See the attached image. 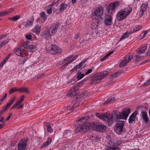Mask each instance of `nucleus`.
<instances>
[{
  "instance_id": "nucleus-24",
  "label": "nucleus",
  "mask_w": 150,
  "mask_h": 150,
  "mask_svg": "<svg viewBox=\"0 0 150 150\" xmlns=\"http://www.w3.org/2000/svg\"><path fill=\"white\" fill-rule=\"evenodd\" d=\"M26 146V142H23L18 144V148L20 150H23L25 148Z\"/></svg>"
},
{
  "instance_id": "nucleus-54",
  "label": "nucleus",
  "mask_w": 150,
  "mask_h": 150,
  "mask_svg": "<svg viewBox=\"0 0 150 150\" xmlns=\"http://www.w3.org/2000/svg\"><path fill=\"white\" fill-rule=\"evenodd\" d=\"M77 69L78 68L76 67V66L73 69H72L71 70H70V72L71 73H72L74 71H76Z\"/></svg>"
},
{
  "instance_id": "nucleus-40",
  "label": "nucleus",
  "mask_w": 150,
  "mask_h": 150,
  "mask_svg": "<svg viewBox=\"0 0 150 150\" xmlns=\"http://www.w3.org/2000/svg\"><path fill=\"white\" fill-rule=\"evenodd\" d=\"M79 86L76 84L72 88L73 89L74 91L76 92V91L79 89Z\"/></svg>"
},
{
  "instance_id": "nucleus-3",
  "label": "nucleus",
  "mask_w": 150,
  "mask_h": 150,
  "mask_svg": "<svg viewBox=\"0 0 150 150\" xmlns=\"http://www.w3.org/2000/svg\"><path fill=\"white\" fill-rule=\"evenodd\" d=\"M132 10V8L127 7L119 11L117 15V19L120 21L124 19L130 14Z\"/></svg>"
},
{
  "instance_id": "nucleus-34",
  "label": "nucleus",
  "mask_w": 150,
  "mask_h": 150,
  "mask_svg": "<svg viewBox=\"0 0 150 150\" xmlns=\"http://www.w3.org/2000/svg\"><path fill=\"white\" fill-rule=\"evenodd\" d=\"M46 126L47 127L48 132L50 133L52 132L53 131L49 123H47V125H46Z\"/></svg>"
},
{
  "instance_id": "nucleus-36",
  "label": "nucleus",
  "mask_w": 150,
  "mask_h": 150,
  "mask_svg": "<svg viewBox=\"0 0 150 150\" xmlns=\"http://www.w3.org/2000/svg\"><path fill=\"white\" fill-rule=\"evenodd\" d=\"M11 105V103L10 102H9L6 105H5L3 108V109L4 110V111H6Z\"/></svg>"
},
{
  "instance_id": "nucleus-64",
  "label": "nucleus",
  "mask_w": 150,
  "mask_h": 150,
  "mask_svg": "<svg viewBox=\"0 0 150 150\" xmlns=\"http://www.w3.org/2000/svg\"><path fill=\"white\" fill-rule=\"evenodd\" d=\"M147 56L150 55V49H149L146 53Z\"/></svg>"
},
{
  "instance_id": "nucleus-52",
  "label": "nucleus",
  "mask_w": 150,
  "mask_h": 150,
  "mask_svg": "<svg viewBox=\"0 0 150 150\" xmlns=\"http://www.w3.org/2000/svg\"><path fill=\"white\" fill-rule=\"evenodd\" d=\"M20 104V103L18 101L16 103H15L13 106L12 107V108H14L16 107L18 105H19Z\"/></svg>"
},
{
  "instance_id": "nucleus-61",
  "label": "nucleus",
  "mask_w": 150,
  "mask_h": 150,
  "mask_svg": "<svg viewBox=\"0 0 150 150\" xmlns=\"http://www.w3.org/2000/svg\"><path fill=\"white\" fill-rule=\"evenodd\" d=\"M45 75V74H44L43 73H42V74H40L39 75H38V76L37 77V78L38 79V78H40L41 77H42L43 76H44Z\"/></svg>"
},
{
  "instance_id": "nucleus-30",
  "label": "nucleus",
  "mask_w": 150,
  "mask_h": 150,
  "mask_svg": "<svg viewBox=\"0 0 150 150\" xmlns=\"http://www.w3.org/2000/svg\"><path fill=\"white\" fill-rule=\"evenodd\" d=\"M17 91L21 93L25 92V93H29V92L28 91V89L24 87L20 88Z\"/></svg>"
},
{
  "instance_id": "nucleus-14",
  "label": "nucleus",
  "mask_w": 150,
  "mask_h": 150,
  "mask_svg": "<svg viewBox=\"0 0 150 150\" xmlns=\"http://www.w3.org/2000/svg\"><path fill=\"white\" fill-rule=\"evenodd\" d=\"M138 114V112L135 110L133 113L129 116V124L132 123L133 121L135 122V120L136 119V116Z\"/></svg>"
},
{
  "instance_id": "nucleus-55",
  "label": "nucleus",
  "mask_w": 150,
  "mask_h": 150,
  "mask_svg": "<svg viewBox=\"0 0 150 150\" xmlns=\"http://www.w3.org/2000/svg\"><path fill=\"white\" fill-rule=\"evenodd\" d=\"M45 16V13L44 12H42L40 14V16L42 17H44Z\"/></svg>"
},
{
  "instance_id": "nucleus-62",
  "label": "nucleus",
  "mask_w": 150,
  "mask_h": 150,
  "mask_svg": "<svg viewBox=\"0 0 150 150\" xmlns=\"http://www.w3.org/2000/svg\"><path fill=\"white\" fill-rule=\"evenodd\" d=\"M83 82L82 81H81L80 82H79V83H77V85H78V86H79V87H81L82 85L83 84Z\"/></svg>"
},
{
  "instance_id": "nucleus-26",
  "label": "nucleus",
  "mask_w": 150,
  "mask_h": 150,
  "mask_svg": "<svg viewBox=\"0 0 150 150\" xmlns=\"http://www.w3.org/2000/svg\"><path fill=\"white\" fill-rule=\"evenodd\" d=\"M52 139L51 138L48 137L47 139V141L44 142L42 145V147H45L47 146L51 143Z\"/></svg>"
},
{
  "instance_id": "nucleus-33",
  "label": "nucleus",
  "mask_w": 150,
  "mask_h": 150,
  "mask_svg": "<svg viewBox=\"0 0 150 150\" xmlns=\"http://www.w3.org/2000/svg\"><path fill=\"white\" fill-rule=\"evenodd\" d=\"M87 59H85L84 60L82 61L78 65L76 66V67L78 69L80 68L81 66L86 62Z\"/></svg>"
},
{
  "instance_id": "nucleus-11",
  "label": "nucleus",
  "mask_w": 150,
  "mask_h": 150,
  "mask_svg": "<svg viewBox=\"0 0 150 150\" xmlns=\"http://www.w3.org/2000/svg\"><path fill=\"white\" fill-rule=\"evenodd\" d=\"M52 35V34L51 33L50 29H46L42 32V36L45 38H51V36Z\"/></svg>"
},
{
  "instance_id": "nucleus-19",
  "label": "nucleus",
  "mask_w": 150,
  "mask_h": 150,
  "mask_svg": "<svg viewBox=\"0 0 150 150\" xmlns=\"http://www.w3.org/2000/svg\"><path fill=\"white\" fill-rule=\"evenodd\" d=\"M41 27L38 25H36L33 29V31L37 35H38L40 31Z\"/></svg>"
},
{
  "instance_id": "nucleus-41",
  "label": "nucleus",
  "mask_w": 150,
  "mask_h": 150,
  "mask_svg": "<svg viewBox=\"0 0 150 150\" xmlns=\"http://www.w3.org/2000/svg\"><path fill=\"white\" fill-rule=\"evenodd\" d=\"M150 84V79L143 84L144 86H147Z\"/></svg>"
},
{
  "instance_id": "nucleus-5",
  "label": "nucleus",
  "mask_w": 150,
  "mask_h": 150,
  "mask_svg": "<svg viewBox=\"0 0 150 150\" xmlns=\"http://www.w3.org/2000/svg\"><path fill=\"white\" fill-rule=\"evenodd\" d=\"M103 13V8L101 6L99 7L94 11L92 16L93 19L99 20L100 21V20L102 19V16Z\"/></svg>"
},
{
  "instance_id": "nucleus-50",
  "label": "nucleus",
  "mask_w": 150,
  "mask_h": 150,
  "mask_svg": "<svg viewBox=\"0 0 150 150\" xmlns=\"http://www.w3.org/2000/svg\"><path fill=\"white\" fill-rule=\"evenodd\" d=\"M142 28V26H138L137 27H136V30H135V29L134 30L133 32H135L137 31H138L141 29Z\"/></svg>"
},
{
  "instance_id": "nucleus-45",
  "label": "nucleus",
  "mask_w": 150,
  "mask_h": 150,
  "mask_svg": "<svg viewBox=\"0 0 150 150\" xmlns=\"http://www.w3.org/2000/svg\"><path fill=\"white\" fill-rule=\"evenodd\" d=\"M75 35H76V36H75L74 35H72V36L75 39H77L79 37V34L78 33H75Z\"/></svg>"
},
{
  "instance_id": "nucleus-53",
  "label": "nucleus",
  "mask_w": 150,
  "mask_h": 150,
  "mask_svg": "<svg viewBox=\"0 0 150 150\" xmlns=\"http://www.w3.org/2000/svg\"><path fill=\"white\" fill-rule=\"evenodd\" d=\"M92 70L91 69H89L86 72V75H88L92 72Z\"/></svg>"
},
{
  "instance_id": "nucleus-23",
  "label": "nucleus",
  "mask_w": 150,
  "mask_h": 150,
  "mask_svg": "<svg viewBox=\"0 0 150 150\" xmlns=\"http://www.w3.org/2000/svg\"><path fill=\"white\" fill-rule=\"evenodd\" d=\"M132 33L131 32H127L124 33L122 35L120 39L121 40H122L125 38H127Z\"/></svg>"
},
{
  "instance_id": "nucleus-51",
  "label": "nucleus",
  "mask_w": 150,
  "mask_h": 150,
  "mask_svg": "<svg viewBox=\"0 0 150 150\" xmlns=\"http://www.w3.org/2000/svg\"><path fill=\"white\" fill-rule=\"evenodd\" d=\"M25 38L27 39L31 40V35L30 34L27 35L25 36Z\"/></svg>"
},
{
  "instance_id": "nucleus-22",
  "label": "nucleus",
  "mask_w": 150,
  "mask_h": 150,
  "mask_svg": "<svg viewBox=\"0 0 150 150\" xmlns=\"http://www.w3.org/2000/svg\"><path fill=\"white\" fill-rule=\"evenodd\" d=\"M142 114V117L143 119L146 123H147L148 120L149 119L147 117V114L146 112L145 111H142L141 112Z\"/></svg>"
},
{
  "instance_id": "nucleus-8",
  "label": "nucleus",
  "mask_w": 150,
  "mask_h": 150,
  "mask_svg": "<svg viewBox=\"0 0 150 150\" xmlns=\"http://www.w3.org/2000/svg\"><path fill=\"white\" fill-rule=\"evenodd\" d=\"M118 146V145L116 143L109 141L107 146L105 147V149L106 150H120V149Z\"/></svg>"
},
{
  "instance_id": "nucleus-21",
  "label": "nucleus",
  "mask_w": 150,
  "mask_h": 150,
  "mask_svg": "<svg viewBox=\"0 0 150 150\" xmlns=\"http://www.w3.org/2000/svg\"><path fill=\"white\" fill-rule=\"evenodd\" d=\"M115 99L114 97H110L108 98L106 101L105 102L104 104H109L110 103H112L115 102Z\"/></svg>"
},
{
  "instance_id": "nucleus-57",
  "label": "nucleus",
  "mask_w": 150,
  "mask_h": 150,
  "mask_svg": "<svg viewBox=\"0 0 150 150\" xmlns=\"http://www.w3.org/2000/svg\"><path fill=\"white\" fill-rule=\"evenodd\" d=\"M12 116V113H10L9 114L8 116L7 117L6 120L7 121L8 120L10 119V118H11V117Z\"/></svg>"
},
{
  "instance_id": "nucleus-15",
  "label": "nucleus",
  "mask_w": 150,
  "mask_h": 150,
  "mask_svg": "<svg viewBox=\"0 0 150 150\" xmlns=\"http://www.w3.org/2000/svg\"><path fill=\"white\" fill-rule=\"evenodd\" d=\"M67 7V4H66L65 3H62L60 4L59 8L56 9V12L58 13L60 12H62Z\"/></svg>"
},
{
  "instance_id": "nucleus-31",
  "label": "nucleus",
  "mask_w": 150,
  "mask_h": 150,
  "mask_svg": "<svg viewBox=\"0 0 150 150\" xmlns=\"http://www.w3.org/2000/svg\"><path fill=\"white\" fill-rule=\"evenodd\" d=\"M113 51H112L108 53V54L105 55L104 57L100 58V60L101 61H103L106 59L108 58L110 55L113 53Z\"/></svg>"
},
{
  "instance_id": "nucleus-46",
  "label": "nucleus",
  "mask_w": 150,
  "mask_h": 150,
  "mask_svg": "<svg viewBox=\"0 0 150 150\" xmlns=\"http://www.w3.org/2000/svg\"><path fill=\"white\" fill-rule=\"evenodd\" d=\"M126 58V60L128 61V62L130 61L133 58V57L132 55H129L128 57Z\"/></svg>"
},
{
  "instance_id": "nucleus-38",
  "label": "nucleus",
  "mask_w": 150,
  "mask_h": 150,
  "mask_svg": "<svg viewBox=\"0 0 150 150\" xmlns=\"http://www.w3.org/2000/svg\"><path fill=\"white\" fill-rule=\"evenodd\" d=\"M18 90L16 88L13 87L9 91V93L11 94L12 93L17 91Z\"/></svg>"
},
{
  "instance_id": "nucleus-59",
  "label": "nucleus",
  "mask_w": 150,
  "mask_h": 150,
  "mask_svg": "<svg viewBox=\"0 0 150 150\" xmlns=\"http://www.w3.org/2000/svg\"><path fill=\"white\" fill-rule=\"evenodd\" d=\"M16 99L15 97H13L12 98L11 101L10 103H11V104H12V103H13L14 101Z\"/></svg>"
},
{
  "instance_id": "nucleus-20",
  "label": "nucleus",
  "mask_w": 150,
  "mask_h": 150,
  "mask_svg": "<svg viewBox=\"0 0 150 150\" xmlns=\"http://www.w3.org/2000/svg\"><path fill=\"white\" fill-rule=\"evenodd\" d=\"M14 52L18 56H21V54L23 52V50H22L19 48H16L13 50Z\"/></svg>"
},
{
  "instance_id": "nucleus-35",
  "label": "nucleus",
  "mask_w": 150,
  "mask_h": 150,
  "mask_svg": "<svg viewBox=\"0 0 150 150\" xmlns=\"http://www.w3.org/2000/svg\"><path fill=\"white\" fill-rule=\"evenodd\" d=\"M20 18V16H16L10 18V19L11 20L15 21L19 19Z\"/></svg>"
},
{
  "instance_id": "nucleus-28",
  "label": "nucleus",
  "mask_w": 150,
  "mask_h": 150,
  "mask_svg": "<svg viewBox=\"0 0 150 150\" xmlns=\"http://www.w3.org/2000/svg\"><path fill=\"white\" fill-rule=\"evenodd\" d=\"M76 93L74 91L73 89L71 88L68 92L67 94V96L72 97L76 94Z\"/></svg>"
},
{
  "instance_id": "nucleus-63",
  "label": "nucleus",
  "mask_w": 150,
  "mask_h": 150,
  "mask_svg": "<svg viewBox=\"0 0 150 150\" xmlns=\"http://www.w3.org/2000/svg\"><path fill=\"white\" fill-rule=\"evenodd\" d=\"M5 111L2 108L0 112V116Z\"/></svg>"
},
{
  "instance_id": "nucleus-6",
  "label": "nucleus",
  "mask_w": 150,
  "mask_h": 150,
  "mask_svg": "<svg viewBox=\"0 0 150 150\" xmlns=\"http://www.w3.org/2000/svg\"><path fill=\"white\" fill-rule=\"evenodd\" d=\"M90 127L93 130L100 132H103L105 129V127L104 125L98 122L91 123Z\"/></svg>"
},
{
  "instance_id": "nucleus-43",
  "label": "nucleus",
  "mask_w": 150,
  "mask_h": 150,
  "mask_svg": "<svg viewBox=\"0 0 150 150\" xmlns=\"http://www.w3.org/2000/svg\"><path fill=\"white\" fill-rule=\"evenodd\" d=\"M84 76V75L83 74H81L77 76V78L78 80H79L81 79Z\"/></svg>"
},
{
  "instance_id": "nucleus-9",
  "label": "nucleus",
  "mask_w": 150,
  "mask_h": 150,
  "mask_svg": "<svg viewBox=\"0 0 150 150\" xmlns=\"http://www.w3.org/2000/svg\"><path fill=\"white\" fill-rule=\"evenodd\" d=\"M49 52L52 54H56L61 53L62 50L59 47L55 45H52L51 49L49 50Z\"/></svg>"
},
{
  "instance_id": "nucleus-1",
  "label": "nucleus",
  "mask_w": 150,
  "mask_h": 150,
  "mask_svg": "<svg viewBox=\"0 0 150 150\" xmlns=\"http://www.w3.org/2000/svg\"><path fill=\"white\" fill-rule=\"evenodd\" d=\"M130 112V109L129 108L124 109L122 112L120 113L119 111L115 110L110 115L108 113L101 114L97 113L96 114V117L100 119L107 122L109 126H111L113 123V119L117 122L114 127V129L115 132L118 134H121L122 132L124 129L125 121H120L118 122L119 119L126 120Z\"/></svg>"
},
{
  "instance_id": "nucleus-49",
  "label": "nucleus",
  "mask_w": 150,
  "mask_h": 150,
  "mask_svg": "<svg viewBox=\"0 0 150 150\" xmlns=\"http://www.w3.org/2000/svg\"><path fill=\"white\" fill-rule=\"evenodd\" d=\"M142 57L140 55H136L134 57V59L136 60L137 59H141Z\"/></svg>"
},
{
  "instance_id": "nucleus-10",
  "label": "nucleus",
  "mask_w": 150,
  "mask_h": 150,
  "mask_svg": "<svg viewBox=\"0 0 150 150\" xmlns=\"http://www.w3.org/2000/svg\"><path fill=\"white\" fill-rule=\"evenodd\" d=\"M60 26L61 24L58 23H54L52 24L50 28L51 33L52 35L56 33L57 31Z\"/></svg>"
},
{
  "instance_id": "nucleus-4",
  "label": "nucleus",
  "mask_w": 150,
  "mask_h": 150,
  "mask_svg": "<svg viewBox=\"0 0 150 150\" xmlns=\"http://www.w3.org/2000/svg\"><path fill=\"white\" fill-rule=\"evenodd\" d=\"M108 72L107 71H104L98 73L93 77L92 78V83H98L103 78L108 76Z\"/></svg>"
},
{
  "instance_id": "nucleus-32",
  "label": "nucleus",
  "mask_w": 150,
  "mask_h": 150,
  "mask_svg": "<svg viewBox=\"0 0 150 150\" xmlns=\"http://www.w3.org/2000/svg\"><path fill=\"white\" fill-rule=\"evenodd\" d=\"M34 22L33 20H28L26 23V24L25 25V26L26 27H28L30 25H32Z\"/></svg>"
},
{
  "instance_id": "nucleus-17",
  "label": "nucleus",
  "mask_w": 150,
  "mask_h": 150,
  "mask_svg": "<svg viewBox=\"0 0 150 150\" xmlns=\"http://www.w3.org/2000/svg\"><path fill=\"white\" fill-rule=\"evenodd\" d=\"M99 22L100 21L99 20L93 19L91 24V27L92 29H95L96 28Z\"/></svg>"
},
{
  "instance_id": "nucleus-42",
  "label": "nucleus",
  "mask_w": 150,
  "mask_h": 150,
  "mask_svg": "<svg viewBox=\"0 0 150 150\" xmlns=\"http://www.w3.org/2000/svg\"><path fill=\"white\" fill-rule=\"evenodd\" d=\"M52 12V7H48L47 9V12L48 14H50Z\"/></svg>"
},
{
  "instance_id": "nucleus-56",
  "label": "nucleus",
  "mask_w": 150,
  "mask_h": 150,
  "mask_svg": "<svg viewBox=\"0 0 150 150\" xmlns=\"http://www.w3.org/2000/svg\"><path fill=\"white\" fill-rule=\"evenodd\" d=\"M25 96L23 95L21 96V99L18 101V102L20 103L24 99Z\"/></svg>"
},
{
  "instance_id": "nucleus-12",
  "label": "nucleus",
  "mask_w": 150,
  "mask_h": 150,
  "mask_svg": "<svg viewBox=\"0 0 150 150\" xmlns=\"http://www.w3.org/2000/svg\"><path fill=\"white\" fill-rule=\"evenodd\" d=\"M112 18L110 14L105 15L104 21L105 24L107 25H110L112 24Z\"/></svg>"
},
{
  "instance_id": "nucleus-44",
  "label": "nucleus",
  "mask_w": 150,
  "mask_h": 150,
  "mask_svg": "<svg viewBox=\"0 0 150 150\" xmlns=\"http://www.w3.org/2000/svg\"><path fill=\"white\" fill-rule=\"evenodd\" d=\"M26 59L25 58L21 59L19 60V61L20 62L19 63H20V64H24V62L26 61Z\"/></svg>"
},
{
  "instance_id": "nucleus-2",
  "label": "nucleus",
  "mask_w": 150,
  "mask_h": 150,
  "mask_svg": "<svg viewBox=\"0 0 150 150\" xmlns=\"http://www.w3.org/2000/svg\"><path fill=\"white\" fill-rule=\"evenodd\" d=\"M88 118L86 117H83L80 118L77 121V123L79 125L75 129V133L78 134L82 131H85L88 130L89 127L86 125V122Z\"/></svg>"
},
{
  "instance_id": "nucleus-16",
  "label": "nucleus",
  "mask_w": 150,
  "mask_h": 150,
  "mask_svg": "<svg viewBox=\"0 0 150 150\" xmlns=\"http://www.w3.org/2000/svg\"><path fill=\"white\" fill-rule=\"evenodd\" d=\"M79 97H76L73 100L72 105L70 106L68 109L70 110H72L74 108H76V105H75V103L79 101V100H80V99H79Z\"/></svg>"
},
{
  "instance_id": "nucleus-7",
  "label": "nucleus",
  "mask_w": 150,
  "mask_h": 150,
  "mask_svg": "<svg viewBox=\"0 0 150 150\" xmlns=\"http://www.w3.org/2000/svg\"><path fill=\"white\" fill-rule=\"evenodd\" d=\"M120 2L116 1L111 3L107 7V10L109 14H111L115 11L117 7L119 5Z\"/></svg>"
},
{
  "instance_id": "nucleus-25",
  "label": "nucleus",
  "mask_w": 150,
  "mask_h": 150,
  "mask_svg": "<svg viewBox=\"0 0 150 150\" xmlns=\"http://www.w3.org/2000/svg\"><path fill=\"white\" fill-rule=\"evenodd\" d=\"M128 62V61L126 60V58L125 57L124 59L119 64L120 68H122L125 66Z\"/></svg>"
},
{
  "instance_id": "nucleus-29",
  "label": "nucleus",
  "mask_w": 150,
  "mask_h": 150,
  "mask_svg": "<svg viewBox=\"0 0 150 150\" xmlns=\"http://www.w3.org/2000/svg\"><path fill=\"white\" fill-rule=\"evenodd\" d=\"M146 49V47L145 46H143L141 47L139 50L137 51V53L139 54L143 53L145 51Z\"/></svg>"
},
{
  "instance_id": "nucleus-39",
  "label": "nucleus",
  "mask_w": 150,
  "mask_h": 150,
  "mask_svg": "<svg viewBox=\"0 0 150 150\" xmlns=\"http://www.w3.org/2000/svg\"><path fill=\"white\" fill-rule=\"evenodd\" d=\"M148 30H146L145 31L144 33H142V34H141L140 37H141V38L142 39L146 35L148 32Z\"/></svg>"
},
{
  "instance_id": "nucleus-58",
  "label": "nucleus",
  "mask_w": 150,
  "mask_h": 150,
  "mask_svg": "<svg viewBox=\"0 0 150 150\" xmlns=\"http://www.w3.org/2000/svg\"><path fill=\"white\" fill-rule=\"evenodd\" d=\"M7 93H5L4 96L1 98V99L3 101L6 98L7 96Z\"/></svg>"
},
{
  "instance_id": "nucleus-18",
  "label": "nucleus",
  "mask_w": 150,
  "mask_h": 150,
  "mask_svg": "<svg viewBox=\"0 0 150 150\" xmlns=\"http://www.w3.org/2000/svg\"><path fill=\"white\" fill-rule=\"evenodd\" d=\"M148 4L147 3L143 4L141 6L140 10L139 11V13L141 16H142L144 13V12L146 10L147 8Z\"/></svg>"
},
{
  "instance_id": "nucleus-60",
  "label": "nucleus",
  "mask_w": 150,
  "mask_h": 150,
  "mask_svg": "<svg viewBox=\"0 0 150 150\" xmlns=\"http://www.w3.org/2000/svg\"><path fill=\"white\" fill-rule=\"evenodd\" d=\"M11 53H10L9 54H8L5 58V59L6 60V61L9 58L11 55Z\"/></svg>"
},
{
  "instance_id": "nucleus-13",
  "label": "nucleus",
  "mask_w": 150,
  "mask_h": 150,
  "mask_svg": "<svg viewBox=\"0 0 150 150\" xmlns=\"http://www.w3.org/2000/svg\"><path fill=\"white\" fill-rule=\"evenodd\" d=\"M23 45L24 48L27 49L30 52L32 51V50L35 47V45H29L28 41L24 42Z\"/></svg>"
},
{
  "instance_id": "nucleus-37",
  "label": "nucleus",
  "mask_w": 150,
  "mask_h": 150,
  "mask_svg": "<svg viewBox=\"0 0 150 150\" xmlns=\"http://www.w3.org/2000/svg\"><path fill=\"white\" fill-rule=\"evenodd\" d=\"M9 39H6L5 40L2 41L1 42V45H2L3 46L5 45L9 42Z\"/></svg>"
},
{
  "instance_id": "nucleus-27",
  "label": "nucleus",
  "mask_w": 150,
  "mask_h": 150,
  "mask_svg": "<svg viewBox=\"0 0 150 150\" xmlns=\"http://www.w3.org/2000/svg\"><path fill=\"white\" fill-rule=\"evenodd\" d=\"M122 72V71H118L116 73H115L113 74H112L111 75L109 76V78L110 79H111L113 78H116L118 76H119L120 75V74Z\"/></svg>"
},
{
  "instance_id": "nucleus-48",
  "label": "nucleus",
  "mask_w": 150,
  "mask_h": 150,
  "mask_svg": "<svg viewBox=\"0 0 150 150\" xmlns=\"http://www.w3.org/2000/svg\"><path fill=\"white\" fill-rule=\"evenodd\" d=\"M8 12L6 11H3L0 12V17L8 13Z\"/></svg>"
},
{
  "instance_id": "nucleus-47",
  "label": "nucleus",
  "mask_w": 150,
  "mask_h": 150,
  "mask_svg": "<svg viewBox=\"0 0 150 150\" xmlns=\"http://www.w3.org/2000/svg\"><path fill=\"white\" fill-rule=\"evenodd\" d=\"M74 60V59H70L67 62L65 63V64H66V65L67 66L68 64H69L71 63V62H72Z\"/></svg>"
}]
</instances>
